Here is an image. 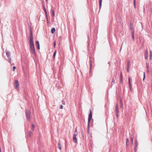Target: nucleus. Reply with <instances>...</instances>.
Returning a JSON list of instances; mask_svg holds the SVG:
<instances>
[{
  "mask_svg": "<svg viewBox=\"0 0 152 152\" xmlns=\"http://www.w3.org/2000/svg\"><path fill=\"white\" fill-rule=\"evenodd\" d=\"M26 115L27 119L29 121L30 119V112L29 110H27L26 111Z\"/></svg>",
  "mask_w": 152,
  "mask_h": 152,
  "instance_id": "nucleus-1",
  "label": "nucleus"
},
{
  "mask_svg": "<svg viewBox=\"0 0 152 152\" xmlns=\"http://www.w3.org/2000/svg\"><path fill=\"white\" fill-rule=\"evenodd\" d=\"M90 114L88 116V125L89 126V124L90 122V121L91 120V119L92 118V113L91 109H90Z\"/></svg>",
  "mask_w": 152,
  "mask_h": 152,
  "instance_id": "nucleus-2",
  "label": "nucleus"
},
{
  "mask_svg": "<svg viewBox=\"0 0 152 152\" xmlns=\"http://www.w3.org/2000/svg\"><path fill=\"white\" fill-rule=\"evenodd\" d=\"M30 51L32 54H35V50L34 46H30Z\"/></svg>",
  "mask_w": 152,
  "mask_h": 152,
  "instance_id": "nucleus-3",
  "label": "nucleus"
},
{
  "mask_svg": "<svg viewBox=\"0 0 152 152\" xmlns=\"http://www.w3.org/2000/svg\"><path fill=\"white\" fill-rule=\"evenodd\" d=\"M19 83L18 80H16L15 81V88L19 89Z\"/></svg>",
  "mask_w": 152,
  "mask_h": 152,
  "instance_id": "nucleus-4",
  "label": "nucleus"
},
{
  "mask_svg": "<svg viewBox=\"0 0 152 152\" xmlns=\"http://www.w3.org/2000/svg\"><path fill=\"white\" fill-rule=\"evenodd\" d=\"M138 145V142H137V140H135V146H134V151H137V146Z\"/></svg>",
  "mask_w": 152,
  "mask_h": 152,
  "instance_id": "nucleus-5",
  "label": "nucleus"
},
{
  "mask_svg": "<svg viewBox=\"0 0 152 152\" xmlns=\"http://www.w3.org/2000/svg\"><path fill=\"white\" fill-rule=\"evenodd\" d=\"M77 135L74 134L73 136V139L74 142L76 143L77 142V139L76 137V136Z\"/></svg>",
  "mask_w": 152,
  "mask_h": 152,
  "instance_id": "nucleus-6",
  "label": "nucleus"
},
{
  "mask_svg": "<svg viewBox=\"0 0 152 152\" xmlns=\"http://www.w3.org/2000/svg\"><path fill=\"white\" fill-rule=\"evenodd\" d=\"M37 48L39 50L40 49L39 44V41H36L35 42Z\"/></svg>",
  "mask_w": 152,
  "mask_h": 152,
  "instance_id": "nucleus-7",
  "label": "nucleus"
},
{
  "mask_svg": "<svg viewBox=\"0 0 152 152\" xmlns=\"http://www.w3.org/2000/svg\"><path fill=\"white\" fill-rule=\"evenodd\" d=\"M29 45L30 46H34V43L33 41V39H30Z\"/></svg>",
  "mask_w": 152,
  "mask_h": 152,
  "instance_id": "nucleus-8",
  "label": "nucleus"
},
{
  "mask_svg": "<svg viewBox=\"0 0 152 152\" xmlns=\"http://www.w3.org/2000/svg\"><path fill=\"white\" fill-rule=\"evenodd\" d=\"M33 39V37L32 31H31V28L30 33V39Z\"/></svg>",
  "mask_w": 152,
  "mask_h": 152,
  "instance_id": "nucleus-9",
  "label": "nucleus"
},
{
  "mask_svg": "<svg viewBox=\"0 0 152 152\" xmlns=\"http://www.w3.org/2000/svg\"><path fill=\"white\" fill-rule=\"evenodd\" d=\"M6 55L8 58H10V53L8 50L6 51Z\"/></svg>",
  "mask_w": 152,
  "mask_h": 152,
  "instance_id": "nucleus-10",
  "label": "nucleus"
},
{
  "mask_svg": "<svg viewBox=\"0 0 152 152\" xmlns=\"http://www.w3.org/2000/svg\"><path fill=\"white\" fill-rule=\"evenodd\" d=\"M130 81H131V78H130V77H129V86L130 87V88L131 89V85Z\"/></svg>",
  "mask_w": 152,
  "mask_h": 152,
  "instance_id": "nucleus-11",
  "label": "nucleus"
},
{
  "mask_svg": "<svg viewBox=\"0 0 152 152\" xmlns=\"http://www.w3.org/2000/svg\"><path fill=\"white\" fill-rule=\"evenodd\" d=\"M51 32L52 34H53L55 33V28H52L51 30Z\"/></svg>",
  "mask_w": 152,
  "mask_h": 152,
  "instance_id": "nucleus-12",
  "label": "nucleus"
},
{
  "mask_svg": "<svg viewBox=\"0 0 152 152\" xmlns=\"http://www.w3.org/2000/svg\"><path fill=\"white\" fill-rule=\"evenodd\" d=\"M34 127H35L34 124H32V127H31V129L32 131H34Z\"/></svg>",
  "mask_w": 152,
  "mask_h": 152,
  "instance_id": "nucleus-13",
  "label": "nucleus"
},
{
  "mask_svg": "<svg viewBox=\"0 0 152 152\" xmlns=\"http://www.w3.org/2000/svg\"><path fill=\"white\" fill-rule=\"evenodd\" d=\"M132 36L133 39H134V31H133L132 32Z\"/></svg>",
  "mask_w": 152,
  "mask_h": 152,
  "instance_id": "nucleus-14",
  "label": "nucleus"
},
{
  "mask_svg": "<svg viewBox=\"0 0 152 152\" xmlns=\"http://www.w3.org/2000/svg\"><path fill=\"white\" fill-rule=\"evenodd\" d=\"M152 56V52L151 51H150V60L151 59V57Z\"/></svg>",
  "mask_w": 152,
  "mask_h": 152,
  "instance_id": "nucleus-15",
  "label": "nucleus"
},
{
  "mask_svg": "<svg viewBox=\"0 0 152 152\" xmlns=\"http://www.w3.org/2000/svg\"><path fill=\"white\" fill-rule=\"evenodd\" d=\"M145 56H148V51L147 50H145Z\"/></svg>",
  "mask_w": 152,
  "mask_h": 152,
  "instance_id": "nucleus-16",
  "label": "nucleus"
},
{
  "mask_svg": "<svg viewBox=\"0 0 152 152\" xmlns=\"http://www.w3.org/2000/svg\"><path fill=\"white\" fill-rule=\"evenodd\" d=\"M129 62L128 63L127 67V69H126L127 71L128 72H129Z\"/></svg>",
  "mask_w": 152,
  "mask_h": 152,
  "instance_id": "nucleus-17",
  "label": "nucleus"
},
{
  "mask_svg": "<svg viewBox=\"0 0 152 152\" xmlns=\"http://www.w3.org/2000/svg\"><path fill=\"white\" fill-rule=\"evenodd\" d=\"M102 3V0H99V7H100V8H101V7Z\"/></svg>",
  "mask_w": 152,
  "mask_h": 152,
  "instance_id": "nucleus-18",
  "label": "nucleus"
},
{
  "mask_svg": "<svg viewBox=\"0 0 152 152\" xmlns=\"http://www.w3.org/2000/svg\"><path fill=\"white\" fill-rule=\"evenodd\" d=\"M77 134H78V133H77V128H76L75 129L74 134H75L76 135H77Z\"/></svg>",
  "mask_w": 152,
  "mask_h": 152,
  "instance_id": "nucleus-19",
  "label": "nucleus"
},
{
  "mask_svg": "<svg viewBox=\"0 0 152 152\" xmlns=\"http://www.w3.org/2000/svg\"><path fill=\"white\" fill-rule=\"evenodd\" d=\"M131 141L132 144H133V137H131Z\"/></svg>",
  "mask_w": 152,
  "mask_h": 152,
  "instance_id": "nucleus-20",
  "label": "nucleus"
},
{
  "mask_svg": "<svg viewBox=\"0 0 152 152\" xmlns=\"http://www.w3.org/2000/svg\"><path fill=\"white\" fill-rule=\"evenodd\" d=\"M130 29L131 30L133 29V25L132 23L130 24Z\"/></svg>",
  "mask_w": 152,
  "mask_h": 152,
  "instance_id": "nucleus-21",
  "label": "nucleus"
},
{
  "mask_svg": "<svg viewBox=\"0 0 152 152\" xmlns=\"http://www.w3.org/2000/svg\"><path fill=\"white\" fill-rule=\"evenodd\" d=\"M44 10H45V14H46V17H48L47 14V11H46V9H45L44 6Z\"/></svg>",
  "mask_w": 152,
  "mask_h": 152,
  "instance_id": "nucleus-22",
  "label": "nucleus"
},
{
  "mask_svg": "<svg viewBox=\"0 0 152 152\" xmlns=\"http://www.w3.org/2000/svg\"><path fill=\"white\" fill-rule=\"evenodd\" d=\"M56 50L54 52V54L53 55V57L54 58H55V56H56Z\"/></svg>",
  "mask_w": 152,
  "mask_h": 152,
  "instance_id": "nucleus-23",
  "label": "nucleus"
},
{
  "mask_svg": "<svg viewBox=\"0 0 152 152\" xmlns=\"http://www.w3.org/2000/svg\"><path fill=\"white\" fill-rule=\"evenodd\" d=\"M146 66L147 69H149V64L148 63H146Z\"/></svg>",
  "mask_w": 152,
  "mask_h": 152,
  "instance_id": "nucleus-24",
  "label": "nucleus"
},
{
  "mask_svg": "<svg viewBox=\"0 0 152 152\" xmlns=\"http://www.w3.org/2000/svg\"><path fill=\"white\" fill-rule=\"evenodd\" d=\"M58 148L60 150H61V146L60 144L59 143L58 144Z\"/></svg>",
  "mask_w": 152,
  "mask_h": 152,
  "instance_id": "nucleus-25",
  "label": "nucleus"
},
{
  "mask_svg": "<svg viewBox=\"0 0 152 152\" xmlns=\"http://www.w3.org/2000/svg\"><path fill=\"white\" fill-rule=\"evenodd\" d=\"M126 145H128V143L129 142V139L127 138L126 139Z\"/></svg>",
  "mask_w": 152,
  "mask_h": 152,
  "instance_id": "nucleus-26",
  "label": "nucleus"
},
{
  "mask_svg": "<svg viewBox=\"0 0 152 152\" xmlns=\"http://www.w3.org/2000/svg\"><path fill=\"white\" fill-rule=\"evenodd\" d=\"M92 62L91 61H90V68H91L92 66Z\"/></svg>",
  "mask_w": 152,
  "mask_h": 152,
  "instance_id": "nucleus-27",
  "label": "nucleus"
},
{
  "mask_svg": "<svg viewBox=\"0 0 152 152\" xmlns=\"http://www.w3.org/2000/svg\"><path fill=\"white\" fill-rule=\"evenodd\" d=\"M32 134V132H30L29 133V136L31 137V136Z\"/></svg>",
  "mask_w": 152,
  "mask_h": 152,
  "instance_id": "nucleus-28",
  "label": "nucleus"
},
{
  "mask_svg": "<svg viewBox=\"0 0 152 152\" xmlns=\"http://www.w3.org/2000/svg\"><path fill=\"white\" fill-rule=\"evenodd\" d=\"M116 114L118 113H119V110H118V108L116 109Z\"/></svg>",
  "mask_w": 152,
  "mask_h": 152,
  "instance_id": "nucleus-29",
  "label": "nucleus"
},
{
  "mask_svg": "<svg viewBox=\"0 0 152 152\" xmlns=\"http://www.w3.org/2000/svg\"><path fill=\"white\" fill-rule=\"evenodd\" d=\"M115 82V79H114V78H113L112 80V83H114Z\"/></svg>",
  "mask_w": 152,
  "mask_h": 152,
  "instance_id": "nucleus-30",
  "label": "nucleus"
},
{
  "mask_svg": "<svg viewBox=\"0 0 152 152\" xmlns=\"http://www.w3.org/2000/svg\"><path fill=\"white\" fill-rule=\"evenodd\" d=\"M16 69V67L15 66H14L13 67V71H15V69Z\"/></svg>",
  "mask_w": 152,
  "mask_h": 152,
  "instance_id": "nucleus-31",
  "label": "nucleus"
},
{
  "mask_svg": "<svg viewBox=\"0 0 152 152\" xmlns=\"http://www.w3.org/2000/svg\"><path fill=\"white\" fill-rule=\"evenodd\" d=\"M52 13H53V17H54V15H55V14H54V11H53V10H52Z\"/></svg>",
  "mask_w": 152,
  "mask_h": 152,
  "instance_id": "nucleus-32",
  "label": "nucleus"
},
{
  "mask_svg": "<svg viewBox=\"0 0 152 152\" xmlns=\"http://www.w3.org/2000/svg\"><path fill=\"white\" fill-rule=\"evenodd\" d=\"M62 102L63 104L65 105V102L64 100H62Z\"/></svg>",
  "mask_w": 152,
  "mask_h": 152,
  "instance_id": "nucleus-33",
  "label": "nucleus"
},
{
  "mask_svg": "<svg viewBox=\"0 0 152 152\" xmlns=\"http://www.w3.org/2000/svg\"><path fill=\"white\" fill-rule=\"evenodd\" d=\"M134 7H135L136 6V1H134Z\"/></svg>",
  "mask_w": 152,
  "mask_h": 152,
  "instance_id": "nucleus-34",
  "label": "nucleus"
},
{
  "mask_svg": "<svg viewBox=\"0 0 152 152\" xmlns=\"http://www.w3.org/2000/svg\"><path fill=\"white\" fill-rule=\"evenodd\" d=\"M144 77L143 80H144L145 77V72H144Z\"/></svg>",
  "mask_w": 152,
  "mask_h": 152,
  "instance_id": "nucleus-35",
  "label": "nucleus"
},
{
  "mask_svg": "<svg viewBox=\"0 0 152 152\" xmlns=\"http://www.w3.org/2000/svg\"><path fill=\"white\" fill-rule=\"evenodd\" d=\"M145 58L146 59H148V56H145Z\"/></svg>",
  "mask_w": 152,
  "mask_h": 152,
  "instance_id": "nucleus-36",
  "label": "nucleus"
},
{
  "mask_svg": "<svg viewBox=\"0 0 152 152\" xmlns=\"http://www.w3.org/2000/svg\"><path fill=\"white\" fill-rule=\"evenodd\" d=\"M120 101H121V107H123V106H122V101H121V100Z\"/></svg>",
  "mask_w": 152,
  "mask_h": 152,
  "instance_id": "nucleus-37",
  "label": "nucleus"
},
{
  "mask_svg": "<svg viewBox=\"0 0 152 152\" xmlns=\"http://www.w3.org/2000/svg\"><path fill=\"white\" fill-rule=\"evenodd\" d=\"M122 73L121 72V74H120V78H122Z\"/></svg>",
  "mask_w": 152,
  "mask_h": 152,
  "instance_id": "nucleus-38",
  "label": "nucleus"
},
{
  "mask_svg": "<svg viewBox=\"0 0 152 152\" xmlns=\"http://www.w3.org/2000/svg\"><path fill=\"white\" fill-rule=\"evenodd\" d=\"M88 133H89V126H88Z\"/></svg>",
  "mask_w": 152,
  "mask_h": 152,
  "instance_id": "nucleus-39",
  "label": "nucleus"
},
{
  "mask_svg": "<svg viewBox=\"0 0 152 152\" xmlns=\"http://www.w3.org/2000/svg\"><path fill=\"white\" fill-rule=\"evenodd\" d=\"M60 108L61 109H62L63 108V106L62 105H61L60 106Z\"/></svg>",
  "mask_w": 152,
  "mask_h": 152,
  "instance_id": "nucleus-40",
  "label": "nucleus"
},
{
  "mask_svg": "<svg viewBox=\"0 0 152 152\" xmlns=\"http://www.w3.org/2000/svg\"><path fill=\"white\" fill-rule=\"evenodd\" d=\"M56 42H54V47H55V46H56Z\"/></svg>",
  "mask_w": 152,
  "mask_h": 152,
  "instance_id": "nucleus-41",
  "label": "nucleus"
},
{
  "mask_svg": "<svg viewBox=\"0 0 152 152\" xmlns=\"http://www.w3.org/2000/svg\"><path fill=\"white\" fill-rule=\"evenodd\" d=\"M147 69V72L149 73V69Z\"/></svg>",
  "mask_w": 152,
  "mask_h": 152,
  "instance_id": "nucleus-42",
  "label": "nucleus"
},
{
  "mask_svg": "<svg viewBox=\"0 0 152 152\" xmlns=\"http://www.w3.org/2000/svg\"><path fill=\"white\" fill-rule=\"evenodd\" d=\"M121 82H122V77L121 78Z\"/></svg>",
  "mask_w": 152,
  "mask_h": 152,
  "instance_id": "nucleus-43",
  "label": "nucleus"
},
{
  "mask_svg": "<svg viewBox=\"0 0 152 152\" xmlns=\"http://www.w3.org/2000/svg\"><path fill=\"white\" fill-rule=\"evenodd\" d=\"M116 109L117 108H118V104H116Z\"/></svg>",
  "mask_w": 152,
  "mask_h": 152,
  "instance_id": "nucleus-44",
  "label": "nucleus"
},
{
  "mask_svg": "<svg viewBox=\"0 0 152 152\" xmlns=\"http://www.w3.org/2000/svg\"><path fill=\"white\" fill-rule=\"evenodd\" d=\"M47 18V23H48V17H46Z\"/></svg>",
  "mask_w": 152,
  "mask_h": 152,
  "instance_id": "nucleus-45",
  "label": "nucleus"
},
{
  "mask_svg": "<svg viewBox=\"0 0 152 152\" xmlns=\"http://www.w3.org/2000/svg\"><path fill=\"white\" fill-rule=\"evenodd\" d=\"M118 113L117 114V115H116V116H117V117H118Z\"/></svg>",
  "mask_w": 152,
  "mask_h": 152,
  "instance_id": "nucleus-46",
  "label": "nucleus"
},
{
  "mask_svg": "<svg viewBox=\"0 0 152 152\" xmlns=\"http://www.w3.org/2000/svg\"><path fill=\"white\" fill-rule=\"evenodd\" d=\"M9 60H10V61L11 60V58H10V59Z\"/></svg>",
  "mask_w": 152,
  "mask_h": 152,
  "instance_id": "nucleus-47",
  "label": "nucleus"
},
{
  "mask_svg": "<svg viewBox=\"0 0 152 152\" xmlns=\"http://www.w3.org/2000/svg\"><path fill=\"white\" fill-rule=\"evenodd\" d=\"M134 1H136V0H134Z\"/></svg>",
  "mask_w": 152,
  "mask_h": 152,
  "instance_id": "nucleus-48",
  "label": "nucleus"
}]
</instances>
